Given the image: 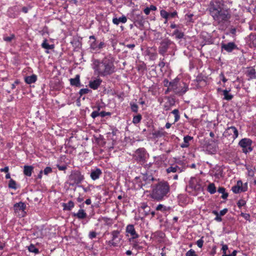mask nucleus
Here are the masks:
<instances>
[{
  "label": "nucleus",
  "mask_w": 256,
  "mask_h": 256,
  "mask_svg": "<svg viewBox=\"0 0 256 256\" xmlns=\"http://www.w3.org/2000/svg\"><path fill=\"white\" fill-rule=\"evenodd\" d=\"M228 250V246L226 244H222V250L223 254L222 256H224L226 254V250Z\"/></svg>",
  "instance_id": "obj_48"
},
{
  "label": "nucleus",
  "mask_w": 256,
  "mask_h": 256,
  "mask_svg": "<svg viewBox=\"0 0 256 256\" xmlns=\"http://www.w3.org/2000/svg\"><path fill=\"white\" fill-rule=\"evenodd\" d=\"M26 208L25 204L22 202L16 203L14 206V212L20 217H24L25 216L26 212L24 210Z\"/></svg>",
  "instance_id": "obj_11"
},
{
  "label": "nucleus",
  "mask_w": 256,
  "mask_h": 256,
  "mask_svg": "<svg viewBox=\"0 0 256 256\" xmlns=\"http://www.w3.org/2000/svg\"><path fill=\"white\" fill-rule=\"evenodd\" d=\"M15 38V35L14 34H11L9 36H4V40L6 42H10L12 40Z\"/></svg>",
  "instance_id": "obj_42"
},
{
  "label": "nucleus",
  "mask_w": 256,
  "mask_h": 256,
  "mask_svg": "<svg viewBox=\"0 0 256 256\" xmlns=\"http://www.w3.org/2000/svg\"><path fill=\"white\" fill-rule=\"evenodd\" d=\"M150 208L148 206L146 209L143 210L144 216H146L150 214Z\"/></svg>",
  "instance_id": "obj_51"
},
{
  "label": "nucleus",
  "mask_w": 256,
  "mask_h": 256,
  "mask_svg": "<svg viewBox=\"0 0 256 256\" xmlns=\"http://www.w3.org/2000/svg\"><path fill=\"white\" fill-rule=\"evenodd\" d=\"M132 247L137 250H140L141 248V247L138 246L137 242H135L133 244Z\"/></svg>",
  "instance_id": "obj_61"
},
{
  "label": "nucleus",
  "mask_w": 256,
  "mask_h": 256,
  "mask_svg": "<svg viewBox=\"0 0 256 256\" xmlns=\"http://www.w3.org/2000/svg\"><path fill=\"white\" fill-rule=\"evenodd\" d=\"M208 190L210 194H214L216 192V188L213 183L210 184L208 187Z\"/></svg>",
  "instance_id": "obj_35"
},
{
  "label": "nucleus",
  "mask_w": 256,
  "mask_h": 256,
  "mask_svg": "<svg viewBox=\"0 0 256 256\" xmlns=\"http://www.w3.org/2000/svg\"><path fill=\"white\" fill-rule=\"evenodd\" d=\"M92 65L94 74L98 76H110L115 72L114 60L110 56H105L102 60L94 59Z\"/></svg>",
  "instance_id": "obj_2"
},
{
  "label": "nucleus",
  "mask_w": 256,
  "mask_h": 256,
  "mask_svg": "<svg viewBox=\"0 0 256 256\" xmlns=\"http://www.w3.org/2000/svg\"><path fill=\"white\" fill-rule=\"evenodd\" d=\"M16 185V182H15V180H14L12 179H10V180L9 183H8V188H9L16 190L17 188Z\"/></svg>",
  "instance_id": "obj_40"
},
{
  "label": "nucleus",
  "mask_w": 256,
  "mask_h": 256,
  "mask_svg": "<svg viewBox=\"0 0 256 256\" xmlns=\"http://www.w3.org/2000/svg\"><path fill=\"white\" fill-rule=\"evenodd\" d=\"M42 48L46 49V50H52L54 48V44H49L47 42V40L45 39L43 42L42 44Z\"/></svg>",
  "instance_id": "obj_31"
},
{
  "label": "nucleus",
  "mask_w": 256,
  "mask_h": 256,
  "mask_svg": "<svg viewBox=\"0 0 256 256\" xmlns=\"http://www.w3.org/2000/svg\"><path fill=\"white\" fill-rule=\"evenodd\" d=\"M70 84L72 86L76 87H80L81 86L80 82V76L79 74H76V77L70 80Z\"/></svg>",
  "instance_id": "obj_19"
},
{
  "label": "nucleus",
  "mask_w": 256,
  "mask_h": 256,
  "mask_svg": "<svg viewBox=\"0 0 256 256\" xmlns=\"http://www.w3.org/2000/svg\"><path fill=\"white\" fill-rule=\"evenodd\" d=\"M72 215L79 219L85 218L87 216L86 212L83 209H80L77 213H74Z\"/></svg>",
  "instance_id": "obj_25"
},
{
  "label": "nucleus",
  "mask_w": 256,
  "mask_h": 256,
  "mask_svg": "<svg viewBox=\"0 0 256 256\" xmlns=\"http://www.w3.org/2000/svg\"><path fill=\"white\" fill-rule=\"evenodd\" d=\"M148 157V154L144 148L137 149L133 155L134 160L140 164H144Z\"/></svg>",
  "instance_id": "obj_6"
},
{
  "label": "nucleus",
  "mask_w": 256,
  "mask_h": 256,
  "mask_svg": "<svg viewBox=\"0 0 256 256\" xmlns=\"http://www.w3.org/2000/svg\"><path fill=\"white\" fill-rule=\"evenodd\" d=\"M204 80V78L202 76V74H198L196 80H195V81H196L197 82H201L202 81Z\"/></svg>",
  "instance_id": "obj_54"
},
{
  "label": "nucleus",
  "mask_w": 256,
  "mask_h": 256,
  "mask_svg": "<svg viewBox=\"0 0 256 256\" xmlns=\"http://www.w3.org/2000/svg\"><path fill=\"white\" fill-rule=\"evenodd\" d=\"M246 202L244 200H240L237 202V205L239 208H241L242 206H244Z\"/></svg>",
  "instance_id": "obj_50"
},
{
  "label": "nucleus",
  "mask_w": 256,
  "mask_h": 256,
  "mask_svg": "<svg viewBox=\"0 0 256 256\" xmlns=\"http://www.w3.org/2000/svg\"><path fill=\"white\" fill-rule=\"evenodd\" d=\"M224 6L222 0H213L210 2L208 8L214 22L221 30H224L226 27L232 17L230 9L224 8Z\"/></svg>",
  "instance_id": "obj_1"
},
{
  "label": "nucleus",
  "mask_w": 256,
  "mask_h": 256,
  "mask_svg": "<svg viewBox=\"0 0 256 256\" xmlns=\"http://www.w3.org/2000/svg\"><path fill=\"white\" fill-rule=\"evenodd\" d=\"M52 172V169L50 167L47 166L46 167L44 170V174H48L50 173H51Z\"/></svg>",
  "instance_id": "obj_53"
},
{
  "label": "nucleus",
  "mask_w": 256,
  "mask_h": 256,
  "mask_svg": "<svg viewBox=\"0 0 256 256\" xmlns=\"http://www.w3.org/2000/svg\"><path fill=\"white\" fill-rule=\"evenodd\" d=\"M186 256H196V254L194 250L190 249L186 252Z\"/></svg>",
  "instance_id": "obj_45"
},
{
  "label": "nucleus",
  "mask_w": 256,
  "mask_h": 256,
  "mask_svg": "<svg viewBox=\"0 0 256 256\" xmlns=\"http://www.w3.org/2000/svg\"><path fill=\"white\" fill-rule=\"evenodd\" d=\"M166 172L168 174L173 172L175 173L176 172H181L180 168L177 165H172L170 167H168L166 170Z\"/></svg>",
  "instance_id": "obj_24"
},
{
  "label": "nucleus",
  "mask_w": 256,
  "mask_h": 256,
  "mask_svg": "<svg viewBox=\"0 0 256 256\" xmlns=\"http://www.w3.org/2000/svg\"><path fill=\"white\" fill-rule=\"evenodd\" d=\"M90 92H91V90L88 88H82L79 91V94L80 96V97H81L83 94H88Z\"/></svg>",
  "instance_id": "obj_41"
},
{
  "label": "nucleus",
  "mask_w": 256,
  "mask_h": 256,
  "mask_svg": "<svg viewBox=\"0 0 256 256\" xmlns=\"http://www.w3.org/2000/svg\"><path fill=\"white\" fill-rule=\"evenodd\" d=\"M142 116L141 114H138V115L134 116L132 120V122L134 124H138L142 120Z\"/></svg>",
  "instance_id": "obj_38"
},
{
  "label": "nucleus",
  "mask_w": 256,
  "mask_h": 256,
  "mask_svg": "<svg viewBox=\"0 0 256 256\" xmlns=\"http://www.w3.org/2000/svg\"><path fill=\"white\" fill-rule=\"evenodd\" d=\"M176 46L174 42L168 38H165L162 40L158 48V53L164 56L170 49H173Z\"/></svg>",
  "instance_id": "obj_4"
},
{
  "label": "nucleus",
  "mask_w": 256,
  "mask_h": 256,
  "mask_svg": "<svg viewBox=\"0 0 256 256\" xmlns=\"http://www.w3.org/2000/svg\"><path fill=\"white\" fill-rule=\"evenodd\" d=\"M131 110L133 112H137L138 110V106L135 104H130Z\"/></svg>",
  "instance_id": "obj_47"
},
{
  "label": "nucleus",
  "mask_w": 256,
  "mask_h": 256,
  "mask_svg": "<svg viewBox=\"0 0 256 256\" xmlns=\"http://www.w3.org/2000/svg\"><path fill=\"white\" fill-rule=\"evenodd\" d=\"M148 204H146V203H145V202H142L141 204H140V208L141 210H144V209H146V208H148Z\"/></svg>",
  "instance_id": "obj_60"
},
{
  "label": "nucleus",
  "mask_w": 256,
  "mask_h": 256,
  "mask_svg": "<svg viewBox=\"0 0 256 256\" xmlns=\"http://www.w3.org/2000/svg\"><path fill=\"white\" fill-rule=\"evenodd\" d=\"M170 210V207L166 206L162 204H159L156 208V210L158 211H160L164 213H166Z\"/></svg>",
  "instance_id": "obj_27"
},
{
  "label": "nucleus",
  "mask_w": 256,
  "mask_h": 256,
  "mask_svg": "<svg viewBox=\"0 0 256 256\" xmlns=\"http://www.w3.org/2000/svg\"><path fill=\"white\" fill-rule=\"evenodd\" d=\"M230 33L232 35H236V28H231L230 30Z\"/></svg>",
  "instance_id": "obj_64"
},
{
  "label": "nucleus",
  "mask_w": 256,
  "mask_h": 256,
  "mask_svg": "<svg viewBox=\"0 0 256 256\" xmlns=\"http://www.w3.org/2000/svg\"><path fill=\"white\" fill-rule=\"evenodd\" d=\"M246 76L248 77V80H251L252 79H256V71L253 68H250L246 71Z\"/></svg>",
  "instance_id": "obj_20"
},
{
  "label": "nucleus",
  "mask_w": 256,
  "mask_h": 256,
  "mask_svg": "<svg viewBox=\"0 0 256 256\" xmlns=\"http://www.w3.org/2000/svg\"><path fill=\"white\" fill-rule=\"evenodd\" d=\"M221 48L222 50H224L228 52H231L234 50L238 48L237 46L234 42H230L226 44H222Z\"/></svg>",
  "instance_id": "obj_14"
},
{
  "label": "nucleus",
  "mask_w": 256,
  "mask_h": 256,
  "mask_svg": "<svg viewBox=\"0 0 256 256\" xmlns=\"http://www.w3.org/2000/svg\"><path fill=\"white\" fill-rule=\"evenodd\" d=\"M225 188L223 187H220L218 190V192L220 193L223 194L224 192H225Z\"/></svg>",
  "instance_id": "obj_62"
},
{
  "label": "nucleus",
  "mask_w": 256,
  "mask_h": 256,
  "mask_svg": "<svg viewBox=\"0 0 256 256\" xmlns=\"http://www.w3.org/2000/svg\"><path fill=\"white\" fill-rule=\"evenodd\" d=\"M74 206V202L72 200L68 201V203L62 204V206L64 210H70Z\"/></svg>",
  "instance_id": "obj_28"
},
{
  "label": "nucleus",
  "mask_w": 256,
  "mask_h": 256,
  "mask_svg": "<svg viewBox=\"0 0 256 256\" xmlns=\"http://www.w3.org/2000/svg\"><path fill=\"white\" fill-rule=\"evenodd\" d=\"M172 36H175L176 38L179 40L182 38L184 37V34L183 32L176 29L173 32Z\"/></svg>",
  "instance_id": "obj_30"
},
{
  "label": "nucleus",
  "mask_w": 256,
  "mask_h": 256,
  "mask_svg": "<svg viewBox=\"0 0 256 256\" xmlns=\"http://www.w3.org/2000/svg\"><path fill=\"white\" fill-rule=\"evenodd\" d=\"M228 90H222L223 94L224 96V99L227 100H230L233 98V96L231 94H230L228 93Z\"/></svg>",
  "instance_id": "obj_33"
},
{
  "label": "nucleus",
  "mask_w": 256,
  "mask_h": 256,
  "mask_svg": "<svg viewBox=\"0 0 256 256\" xmlns=\"http://www.w3.org/2000/svg\"><path fill=\"white\" fill-rule=\"evenodd\" d=\"M96 236V233L95 232H90L89 233L88 236L90 239L95 238Z\"/></svg>",
  "instance_id": "obj_55"
},
{
  "label": "nucleus",
  "mask_w": 256,
  "mask_h": 256,
  "mask_svg": "<svg viewBox=\"0 0 256 256\" xmlns=\"http://www.w3.org/2000/svg\"><path fill=\"white\" fill-rule=\"evenodd\" d=\"M160 16L164 19L168 20L169 18V13L164 10H162L160 11Z\"/></svg>",
  "instance_id": "obj_39"
},
{
  "label": "nucleus",
  "mask_w": 256,
  "mask_h": 256,
  "mask_svg": "<svg viewBox=\"0 0 256 256\" xmlns=\"http://www.w3.org/2000/svg\"><path fill=\"white\" fill-rule=\"evenodd\" d=\"M250 40L251 46L256 47V35L254 34H250Z\"/></svg>",
  "instance_id": "obj_32"
},
{
  "label": "nucleus",
  "mask_w": 256,
  "mask_h": 256,
  "mask_svg": "<svg viewBox=\"0 0 256 256\" xmlns=\"http://www.w3.org/2000/svg\"><path fill=\"white\" fill-rule=\"evenodd\" d=\"M127 21V18L125 16H122V17L119 18H112V22L116 25H118L120 22L126 23Z\"/></svg>",
  "instance_id": "obj_26"
},
{
  "label": "nucleus",
  "mask_w": 256,
  "mask_h": 256,
  "mask_svg": "<svg viewBox=\"0 0 256 256\" xmlns=\"http://www.w3.org/2000/svg\"><path fill=\"white\" fill-rule=\"evenodd\" d=\"M164 58L161 60V61L158 64V66L160 67L161 68H164V66H165V62H164Z\"/></svg>",
  "instance_id": "obj_57"
},
{
  "label": "nucleus",
  "mask_w": 256,
  "mask_h": 256,
  "mask_svg": "<svg viewBox=\"0 0 256 256\" xmlns=\"http://www.w3.org/2000/svg\"><path fill=\"white\" fill-rule=\"evenodd\" d=\"M8 166H5L4 168L0 169V171L1 172H5L7 173L8 172Z\"/></svg>",
  "instance_id": "obj_63"
},
{
  "label": "nucleus",
  "mask_w": 256,
  "mask_h": 256,
  "mask_svg": "<svg viewBox=\"0 0 256 256\" xmlns=\"http://www.w3.org/2000/svg\"><path fill=\"white\" fill-rule=\"evenodd\" d=\"M238 132L236 128L234 126L228 127L224 132V135L230 140H234L238 136Z\"/></svg>",
  "instance_id": "obj_10"
},
{
  "label": "nucleus",
  "mask_w": 256,
  "mask_h": 256,
  "mask_svg": "<svg viewBox=\"0 0 256 256\" xmlns=\"http://www.w3.org/2000/svg\"><path fill=\"white\" fill-rule=\"evenodd\" d=\"M126 232L127 234L126 236H128L130 235L132 236V238L129 239L130 241L132 239H136L138 238L139 236V235L136 233L133 224H128L126 227Z\"/></svg>",
  "instance_id": "obj_13"
},
{
  "label": "nucleus",
  "mask_w": 256,
  "mask_h": 256,
  "mask_svg": "<svg viewBox=\"0 0 256 256\" xmlns=\"http://www.w3.org/2000/svg\"><path fill=\"white\" fill-rule=\"evenodd\" d=\"M57 168H58V169L60 170H65L66 169L67 166L65 164H64L62 166H60V165L58 164V165H57Z\"/></svg>",
  "instance_id": "obj_56"
},
{
  "label": "nucleus",
  "mask_w": 256,
  "mask_h": 256,
  "mask_svg": "<svg viewBox=\"0 0 256 256\" xmlns=\"http://www.w3.org/2000/svg\"><path fill=\"white\" fill-rule=\"evenodd\" d=\"M102 174V170L99 168H96L91 170L90 176L92 180H95L98 179Z\"/></svg>",
  "instance_id": "obj_16"
},
{
  "label": "nucleus",
  "mask_w": 256,
  "mask_h": 256,
  "mask_svg": "<svg viewBox=\"0 0 256 256\" xmlns=\"http://www.w3.org/2000/svg\"><path fill=\"white\" fill-rule=\"evenodd\" d=\"M172 114L174 115V123L177 122L180 118V116L179 114V110L178 109H174L172 112Z\"/></svg>",
  "instance_id": "obj_36"
},
{
  "label": "nucleus",
  "mask_w": 256,
  "mask_h": 256,
  "mask_svg": "<svg viewBox=\"0 0 256 256\" xmlns=\"http://www.w3.org/2000/svg\"><path fill=\"white\" fill-rule=\"evenodd\" d=\"M84 180V176L79 170H74L69 176V184L70 186H74L81 183Z\"/></svg>",
  "instance_id": "obj_7"
},
{
  "label": "nucleus",
  "mask_w": 256,
  "mask_h": 256,
  "mask_svg": "<svg viewBox=\"0 0 256 256\" xmlns=\"http://www.w3.org/2000/svg\"><path fill=\"white\" fill-rule=\"evenodd\" d=\"M141 180L144 182L141 184L140 188H142L143 186H145L146 184L150 183V182L154 180V178L151 174H148V173L142 174L140 176Z\"/></svg>",
  "instance_id": "obj_15"
},
{
  "label": "nucleus",
  "mask_w": 256,
  "mask_h": 256,
  "mask_svg": "<svg viewBox=\"0 0 256 256\" xmlns=\"http://www.w3.org/2000/svg\"><path fill=\"white\" fill-rule=\"evenodd\" d=\"M100 110V108H98V110H95V111H94L92 114H91V116L93 118H96L97 116H100V112H98V110Z\"/></svg>",
  "instance_id": "obj_49"
},
{
  "label": "nucleus",
  "mask_w": 256,
  "mask_h": 256,
  "mask_svg": "<svg viewBox=\"0 0 256 256\" xmlns=\"http://www.w3.org/2000/svg\"><path fill=\"white\" fill-rule=\"evenodd\" d=\"M154 138H160L164 135V132L162 130H156L152 133Z\"/></svg>",
  "instance_id": "obj_34"
},
{
  "label": "nucleus",
  "mask_w": 256,
  "mask_h": 256,
  "mask_svg": "<svg viewBox=\"0 0 256 256\" xmlns=\"http://www.w3.org/2000/svg\"><path fill=\"white\" fill-rule=\"evenodd\" d=\"M37 80V76L33 74L30 76H27L24 78V81L28 84H32L35 82Z\"/></svg>",
  "instance_id": "obj_23"
},
{
  "label": "nucleus",
  "mask_w": 256,
  "mask_h": 256,
  "mask_svg": "<svg viewBox=\"0 0 256 256\" xmlns=\"http://www.w3.org/2000/svg\"><path fill=\"white\" fill-rule=\"evenodd\" d=\"M89 39L90 40H92V41H90V48L92 50L98 51L106 46V44L104 42L100 41L99 42L96 40V38L94 36L92 35L90 36Z\"/></svg>",
  "instance_id": "obj_8"
},
{
  "label": "nucleus",
  "mask_w": 256,
  "mask_h": 256,
  "mask_svg": "<svg viewBox=\"0 0 256 256\" xmlns=\"http://www.w3.org/2000/svg\"><path fill=\"white\" fill-rule=\"evenodd\" d=\"M242 182L241 180H238L236 183V185L233 186L232 188V190L234 194H238L242 192L246 191V189H244L242 187Z\"/></svg>",
  "instance_id": "obj_17"
},
{
  "label": "nucleus",
  "mask_w": 256,
  "mask_h": 256,
  "mask_svg": "<svg viewBox=\"0 0 256 256\" xmlns=\"http://www.w3.org/2000/svg\"><path fill=\"white\" fill-rule=\"evenodd\" d=\"M172 88L174 94L178 96H182L188 90V88L185 82H179V79L176 78L173 80V84H172Z\"/></svg>",
  "instance_id": "obj_5"
},
{
  "label": "nucleus",
  "mask_w": 256,
  "mask_h": 256,
  "mask_svg": "<svg viewBox=\"0 0 256 256\" xmlns=\"http://www.w3.org/2000/svg\"><path fill=\"white\" fill-rule=\"evenodd\" d=\"M34 166H32L25 165L24 166V174L27 176H30L34 170Z\"/></svg>",
  "instance_id": "obj_22"
},
{
  "label": "nucleus",
  "mask_w": 256,
  "mask_h": 256,
  "mask_svg": "<svg viewBox=\"0 0 256 256\" xmlns=\"http://www.w3.org/2000/svg\"><path fill=\"white\" fill-rule=\"evenodd\" d=\"M170 192V186L166 181H162L154 185L150 194L151 198L157 201L163 200L168 198Z\"/></svg>",
  "instance_id": "obj_3"
},
{
  "label": "nucleus",
  "mask_w": 256,
  "mask_h": 256,
  "mask_svg": "<svg viewBox=\"0 0 256 256\" xmlns=\"http://www.w3.org/2000/svg\"><path fill=\"white\" fill-rule=\"evenodd\" d=\"M112 238V240L108 242V244L110 246H116L120 241L122 238L120 237V231L116 230L111 232Z\"/></svg>",
  "instance_id": "obj_12"
},
{
  "label": "nucleus",
  "mask_w": 256,
  "mask_h": 256,
  "mask_svg": "<svg viewBox=\"0 0 256 256\" xmlns=\"http://www.w3.org/2000/svg\"><path fill=\"white\" fill-rule=\"evenodd\" d=\"M193 139V137L186 136L184 138V143L181 144L180 146L182 148H188L189 146V142Z\"/></svg>",
  "instance_id": "obj_29"
},
{
  "label": "nucleus",
  "mask_w": 256,
  "mask_h": 256,
  "mask_svg": "<svg viewBox=\"0 0 256 256\" xmlns=\"http://www.w3.org/2000/svg\"><path fill=\"white\" fill-rule=\"evenodd\" d=\"M163 84L165 87L170 86L172 84H173V80L171 82H169L168 79L166 78L163 80Z\"/></svg>",
  "instance_id": "obj_44"
},
{
  "label": "nucleus",
  "mask_w": 256,
  "mask_h": 256,
  "mask_svg": "<svg viewBox=\"0 0 256 256\" xmlns=\"http://www.w3.org/2000/svg\"><path fill=\"white\" fill-rule=\"evenodd\" d=\"M228 210L227 208H224L222 210H220V216H224V214H226V213L228 212Z\"/></svg>",
  "instance_id": "obj_58"
},
{
  "label": "nucleus",
  "mask_w": 256,
  "mask_h": 256,
  "mask_svg": "<svg viewBox=\"0 0 256 256\" xmlns=\"http://www.w3.org/2000/svg\"><path fill=\"white\" fill-rule=\"evenodd\" d=\"M252 142L250 139L244 138L240 141L238 144L243 148V152L247 154L252 150V148L251 146Z\"/></svg>",
  "instance_id": "obj_9"
},
{
  "label": "nucleus",
  "mask_w": 256,
  "mask_h": 256,
  "mask_svg": "<svg viewBox=\"0 0 256 256\" xmlns=\"http://www.w3.org/2000/svg\"><path fill=\"white\" fill-rule=\"evenodd\" d=\"M203 238H204V237L202 236L200 240H198L196 242V244H197L198 246L200 248H202L203 246V244L204 242V240H203Z\"/></svg>",
  "instance_id": "obj_46"
},
{
  "label": "nucleus",
  "mask_w": 256,
  "mask_h": 256,
  "mask_svg": "<svg viewBox=\"0 0 256 256\" xmlns=\"http://www.w3.org/2000/svg\"><path fill=\"white\" fill-rule=\"evenodd\" d=\"M102 80L100 78H96L89 82V86L93 90H97L100 86Z\"/></svg>",
  "instance_id": "obj_18"
},
{
  "label": "nucleus",
  "mask_w": 256,
  "mask_h": 256,
  "mask_svg": "<svg viewBox=\"0 0 256 256\" xmlns=\"http://www.w3.org/2000/svg\"><path fill=\"white\" fill-rule=\"evenodd\" d=\"M134 20L136 26L138 24L140 26H143L144 21L142 14H136V16L134 18Z\"/></svg>",
  "instance_id": "obj_21"
},
{
  "label": "nucleus",
  "mask_w": 256,
  "mask_h": 256,
  "mask_svg": "<svg viewBox=\"0 0 256 256\" xmlns=\"http://www.w3.org/2000/svg\"><path fill=\"white\" fill-rule=\"evenodd\" d=\"M28 250L30 252H34L36 254H38L40 252L38 248H36L34 245L31 244L28 247Z\"/></svg>",
  "instance_id": "obj_37"
},
{
  "label": "nucleus",
  "mask_w": 256,
  "mask_h": 256,
  "mask_svg": "<svg viewBox=\"0 0 256 256\" xmlns=\"http://www.w3.org/2000/svg\"><path fill=\"white\" fill-rule=\"evenodd\" d=\"M178 13L176 11L173 12H172L169 13V18H174L175 16H177Z\"/></svg>",
  "instance_id": "obj_59"
},
{
  "label": "nucleus",
  "mask_w": 256,
  "mask_h": 256,
  "mask_svg": "<svg viewBox=\"0 0 256 256\" xmlns=\"http://www.w3.org/2000/svg\"><path fill=\"white\" fill-rule=\"evenodd\" d=\"M246 168L248 170V176L250 177H253L254 175V172L253 169L250 166H246Z\"/></svg>",
  "instance_id": "obj_43"
},
{
  "label": "nucleus",
  "mask_w": 256,
  "mask_h": 256,
  "mask_svg": "<svg viewBox=\"0 0 256 256\" xmlns=\"http://www.w3.org/2000/svg\"><path fill=\"white\" fill-rule=\"evenodd\" d=\"M100 116L102 118H104L106 116H110L111 115V113L110 112H106L104 111H102L100 112Z\"/></svg>",
  "instance_id": "obj_52"
}]
</instances>
